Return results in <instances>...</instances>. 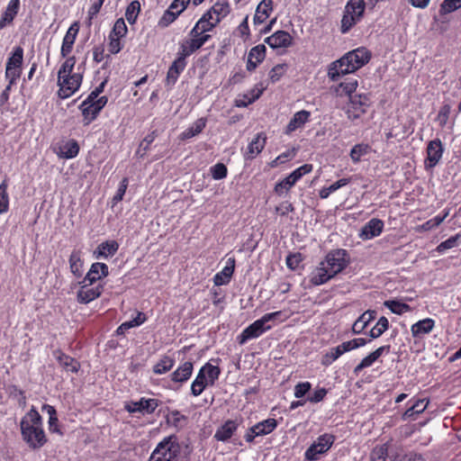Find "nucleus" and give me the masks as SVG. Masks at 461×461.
<instances>
[{"label":"nucleus","instance_id":"nucleus-49","mask_svg":"<svg viewBox=\"0 0 461 461\" xmlns=\"http://www.w3.org/2000/svg\"><path fill=\"white\" fill-rule=\"evenodd\" d=\"M390 442L375 446L370 452V461H385L388 457Z\"/></svg>","mask_w":461,"mask_h":461},{"label":"nucleus","instance_id":"nucleus-30","mask_svg":"<svg viewBox=\"0 0 461 461\" xmlns=\"http://www.w3.org/2000/svg\"><path fill=\"white\" fill-rule=\"evenodd\" d=\"M20 10V0H10L0 18V30L12 24Z\"/></svg>","mask_w":461,"mask_h":461},{"label":"nucleus","instance_id":"nucleus-53","mask_svg":"<svg viewBox=\"0 0 461 461\" xmlns=\"http://www.w3.org/2000/svg\"><path fill=\"white\" fill-rule=\"evenodd\" d=\"M357 86L358 83L357 79H348L338 86L336 92L339 95L345 94L347 95L353 96L352 94L356 91Z\"/></svg>","mask_w":461,"mask_h":461},{"label":"nucleus","instance_id":"nucleus-54","mask_svg":"<svg viewBox=\"0 0 461 461\" xmlns=\"http://www.w3.org/2000/svg\"><path fill=\"white\" fill-rule=\"evenodd\" d=\"M140 12V4L138 0L130 3L125 11V17L130 24L135 23Z\"/></svg>","mask_w":461,"mask_h":461},{"label":"nucleus","instance_id":"nucleus-1","mask_svg":"<svg viewBox=\"0 0 461 461\" xmlns=\"http://www.w3.org/2000/svg\"><path fill=\"white\" fill-rule=\"evenodd\" d=\"M350 263L348 252L344 249H332L318 264L310 275V282L313 285L326 284L341 273Z\"/></svg>","mask_w":461,"mask_h":461},{"label":"nucleus","instance_id":"nucleus-23","mask_svg":"<svg viewBox=\"0 0 461 461\" xmlns=\"http://www.w3.org/2000/svg\"><path fill=\"white\" fill-rule=\"evenodd\" d=\"M435 323V321L431 318L418 321L411 326V336L414 339L423 338L433 330Z\"/></svg>","mask_w":461,"mask_h":461},{"label":"nucleus","instance_id":"nucleus-20","mask_svg":"<svg viewBox=\"0 0 461 461\" xmlns=\"http://www.w3.org/2000/svg\"><path fill=\"white\" fill-rule=\"evenodd\" d=\"M109 275V267L105 263L95 262L93 263L85 276L82 283L93 285L99 280L106 277Z\"/></svg>","mask_w":461,"mask_h":461},{"label":"nucleus","instance_id":"nucleus-24","mask_svg":"<svg viewBox=\"0 0 461 461\" xmlns=\"http://www.w3.org/2000/svg\"><path fill=\"white\" fill-rule=\"evenodd\" d=\"M187 65L186 59L176 53V59L170 65L167 74V84L175 85L177 81L180 74L185 70Z\"/></svg>","mask_w":461,"mask_h":461},{"label":"nucleus","instance_id":"nucleus-61","mask_svg":"<svg viewBox=\"0 0 461 461\" xmlns=\"http://www.w3.org/2000/svg\"><path fill=\"white\" fill-rule=\"evenodd\" d=\"M157 137L156 131H151L140 142V149L137 151V155H139L140 158H142L146 151L149 149V146L153 143Z\"/></svg>","mask_w":461,"mask_h":461},{"label":"nucleus","instance_id":"nucleus-47","mask_svg":"<svg viewBox=\"0 0 461 461\" xmlns=\"http://www.w3.org/2000/svg\"><path fill=\"white\" fill-rule=\"evenodd\" d=\"M8 185V178L5 176L0 184V213H5L9 210Z\"/></svg>","mask_w":461,"mask_h":461},{"label":"nucleus","instance_id":"nucleus-34","mask_svg":"<svg viewBox=\"0 0 461 461\" xmlns=\"http://www.w3.org/2000/svg\"><path fill=\"white\" fill-rule=\"evenodd\" d=\"M79 150L78 142L74 139H70L59 147V151L57 154L60 158L71 159L78 155Z\"/></svg>","mask_w":461,"mask_h":461},{"label":"nucleus","instance_id":"nucleus-41","mask_svg":"<svg viewBox=\"0 0 461 461\" xmlns=\"http://www.w3.org/2000/svg\"><path fill=\"white\" fill-rule=\"evenodd\" d=\"M166 419L168 425L177 429L184 428L187 421V417L177 410L169 411Z\"/></svg>","mask_w":461,"mask_h":461},{"label":"nucleus","instance_id":"nucleus-4","mask_svg":"<svg viewBox=\"0 0 461 461\" xmlns=\"http://www.w3.org/2000/svg\"><path fill=\"white\" fill-rule=\"evenodd\" d=\"M76 62L75 56L68 57L58 71V95L61 99L73 95L82 84L83 76L80 73H73Z\"/></svg>","mask_w":461,"mask_h":461},{"label":"nucleus","instance_id":"nucleus-6","mask_svg":"<svg viewBox=\"0 0 461 461\" xmlns=\"http://www.w3.org/2000/svg\"><path fill=\"white\" fill-rule=\"evenodd\" d=\"M181 446L178 437L171 434L159 441L152 451L149 461H178Z\"/></svg>","mask_w":461,"mask_h":461},{"label":"nucleus","instance_id":"nucleus-45","mask_svg":"<svg viewBox=\"0 0 461 461\" xmlns=\"http://www.w3.org/2000/svg\"><path fill=\"white\" fill-rule=\"evenodd\" d=\"M389 329L388 319L382 316L378 319L376 324L370 330L368 336L371 339L381 337Z\"/></svg>","mask_w":461,"mask_h":461},{"label":"nucleus","instance_id":"nucleus-46","mask_svg":"<svg viewBox=\"0 0 461 461\" xmlns=\"http://www.w3.org/2000/svg\"><path fill=\"white\" fill-rule=\"evenodd\" d=\"M384 305L393 313L398 315H402L411 311V307L409 304L397 300H387L384 303Z\"/></svg>","mask_w":461,"mask_h":461},{"label":"nucleus","instance_id":"nucleus-62","mask_svg":"<svg viewBox=\"0 0 461 461\" xmlns=\"http://www.w3.org/2000/svg\"><path fill=\"white\" fill-rule=\"evenodd\" d=\"M287 68L286 64H277L272 68L269 71V79L272 83H276L281 79V77L285 75Z\"/></svg>","mask_w":461,"mask_h":461},{"label":"nucleus","instance_id":"nucleus-13","mask_svg":"<svg viewBox=\"0 0 461 461\" xmlns=\"http://www.w3.org/2000/svg\"><path fill=\"white\" fill-rule=\"evenodd\" d=\"M443 153L444 147L438 138L429 140L426 148L425 168L427 170L434 168L441 160Z\"/></svg>","mask_w":461,"mask_h":461},{"label":"nucleus","instance_id":"nucleus-52","mask_svg":"<svg viewBox=\"0 0 461 461\" xmlns=\"http://www.w3.org/2000/svg\"><path fill=\"white\" fill-rule=\"evenodd\" d=\"M450 113L451 105L449 104H443L440 106L438 113L435 118V122L438 124V126L441 129H443L447 125L449 120Z\"/></svg>","mask_w":461,"mask_h":461},{"label":"nucleus","instance_id":"nucleus-43","mask_svg":"<svg viewBox=\"0 0 461 461\" xmlns=\"http://www.w3.org/2000/svg\"><path fill=\"white\" fill-rule=\"evenodd\" d=\"M200 371L207 377L210 386H212L215 384L221 375V368L218 366H213L210 363L203 365L200 368Z\"/></svg>","mask_w":461,"mask_h":461},{"label":"nucleus","instance_id":"nucleus-37","mask_svg":"<svg viewBox=\"0 0 461 461\" xmlns=\"http://www.w3.org/2000/svg\"><path fill=\"white\" fill-rule=\"evenodd\" d=\"M200 49L201 45L196 39L185 38L179 42L177 54L187 59Z\"/></svg>","mask_w":461,"mask_h":461},{"label":"nucleus","instance_id":"nucleus-29","mask_svg":"<svg viewBox=\"0 0 461 461\" xmlns=\"http://www.w3.org/2000/svg\"><path fill=\"white\" fill-rule=\"evenodd\" d=\"M377 312L375 310H367L363 312L353 323L352 333L355 335L364 333L369 323L376 318Z\"/></svg>","mask_w":461,"mask_h":461},{"label":"nucleus","instance_id":"nucleus-51","mask_svg":"<svg viewBox=\"0 0 461 461\" xmlns=\"http://www.w3.org/2000/svg\"><path fill=\"white\" fill-rule=\"evenodd\" d=\"M211 8L215 14L214 20L216 23H220L230 14V7L228 2H217Z\"/></svg>","mask_w":461,"mask_h":461},{"label":"nucleus","instance_id":"nucleus-18","mask_svg":"<svg viewBox=\"0 0 461 461\" xmlns=\"http://www.w3.org/2000/svg\"><path fill=\"white\" fill-rule=\"evenodd\" d=\"M265 42L272 49L289 48L293 45V37L288 32L279 30L267 37Z\"/></svg>","mask_w":461,"mask_h":461},{"label":"nucleus","instance_id":"nucleus-8","mask_svg":"<svg viewBox=\"0 0 461 461\" xmlns=\"http://www.w3.org/2000/svg\"><path fill=\"white\" fill-rule=\"evenodd\" d=\"M23 49L21 46L14 48L11 56L7 59L5 77L10 85H15L22 75L23 63Z\"/></svg>","mask_w":461,"mask_h":461},{"label":"nucleus","instance_id":"nucleus-44","mask_svg":"<svg viewBox=\"0 0 461 461\" xmlns=\"http://www.w3.org/2000/svg\"><path fill=\"white\" fill-rule=\"evenodd\" d=\"M205 126H206V119L200 118V119L196 120L191 127H189L188 129H186L185 131H184L181 133V138L183 140L193 138L195 135L201 133L203 131V130L205 128Z\"/></svg>","mask_w":461,"mask_h":461},{"label":"nucleus","instance_id":"nucleus-31","mask_svg":"<svg viewBox=\"0 0 461 461\" xmlns=\"http://www.w3.org/2000/svg\"><path fill=\"white\" fill-rule=\"evenodd\" d=\"M273 11V0H262L256 8L253 17L255 25L262 24L270 16Z\"/></svg>","mask_w":461,"mask_h":461},{"label":"nucleus","instance_id":"nucleus-35","mask_svg":"<svg viewBox=\"0 0 461 461\" xmlns=\"http://www.w3.org/2000/svg\"><path fill=\"white\" fill-rule=\"evenodd\" d=\"M119 244L115 240H106L99 244L95 251L97 258L113 257L118 250Z\"/></svg>","mask_w":461,"mask_h":461},{"label":"nucleus","instance_id":"nucleus-2","mask_svg":"<svg viewBox=\"0 0 461 461\" xmlns=\"http://www.w3.org/2000/svg\"><path fill=\"white\" fill-rule=\"evenodd\" d=\"M371 53L366 48H357L348 51L340 59L331 62L328 67V77L338 81L341 77L354 73L369 62Z\"/></svg>","mask_w":461,"mask_h":461},{"label":"nucleus","instance_id":"nucleus-59","mask_svg":"<svg viewBox=\"0 0 461 461\" xmlns=\"http://www.w3.org/2000/svg\"><path fill=\"white\" fill-rule=\"evenodd\" d=\"M393 461H424L422 456L419 453L411 451L404 455L393 454L391 456Z\"/></svg>","mask_w":461,"mask_h":461},{"label":"nucleus","instance_id":"nucleus-57","mask_svg":"<svg viewBox=\"0 0 461 461\" xmlns=\"http://www.w3.org/2000/svg\"><path fill=\"white\" fill-rule=\"evenodd\" d=\"M461 238V233H457L455 236H452L446 240L445 241H442L440 244L438 245L436 248V250L438 253H443L447 249H453L457 246V241Z\"/></svg>","mask_w":461,"mask_h":461},{"label":"nucleus","instance_id":"nucleus-15","mask_svg":"<svg viewBox=\"0 0 461 461\" xmlns=\"http://www.w3.org/2000/svg\"><path fill=\"white\" fill-rule=\"evenodd\" d=\"M83 285L77 293V301L81 304H87L94 300L99 298L104 292V285H97L90 287L91 285L82 283Z\"/></svg>","mask_w":461,"mask_h":461},{"label":"nucleus","instance_id":"nucleus-10","mask_svg":"<svg viewBox=\"0 0 461 461\" xmlns=\"http://www.w3.org/2000/svg\"><path fill=\"white\" fill-rule=\"evenodd\" d=\"M335 441V436L324 433L317 438L305 451V459L309 461H316L320 458V455L325 454L332 447Z\"/></svg>","mask_w":461,"mask_h":461},{"label":"nucleus","instance_id":"nucleus-11","mask_svg":"<svg viewBox=\"0 0 461 461\" xmlns=\"http://www.w3.org/2000/svg\"><path fill=\"white\" fill-rule=\"evenodd\" d=\"M312 169L313 167L312 164H304L297 167L289 176L276 185L275 192L281 195L285 192L289 191L297 181H299L304 175L311 173Z\"/></svg>","mask_w":461,"mask_h":461},{"label":"nucleus","instance_id":"nucleus-9","mask_svg":"<svg viewBox=\"0 0 461 461\" xmlns=\"http://www.w3.org/2000/svg\"><path fill=\"white\" fill-rule=\"evenodd\" d=\"M107 102L108 97L105 95L94 100H88V98H86L78 106L82 113L83 124L87 126L92 123L98 117Z\"/></svg>","mask_w":461,"mask_h":461},{"label":"nucleus","instance_id":"nucleus-60","mask_svg":"<svg viewBox=\"0 0 461 461\" xmlns=\"http://www.w3.org/2000/svg\"><path fill=\"white\" fill-rule=\"evenodd\" d=\"M178 11H176V13H173V11L167 9L160 19L158 20V26L161 28H166L169 26L172 23H174L178 15Z\"/></svg>","mask_w":461,"mask_h":461},{"label":"nucleus","instance_id":"nucleus-42","mask_svg":"<svg viewBox=\"0 0 461 461\" xmlns=\"http://www.w3.org/2000/svg\"><path fill=\"white\" fill-rule=\"evenodd\" d=\"M276 420L273 418H268L255 424V429H257V431H254V433L259 434V436H265L274 431L276 429Z\"/></svg>","mask_w":461,"mask_h":461},{"label":"nucleus","instance_id":"nucleus-55","mask_svg":"<svg viewBox=\"0 0 461 461\" xmlns=\"http://www.w3.org/2000/svg\"><path fill=\"white\" fill-rule=\"evenodd\" d=\"M105 0H90V6L87 10V24L90 26L92 21L98 15Z\"/></svg>","mask_w":461,"mask_h":461},{"label":"nucleus","instance_id":"nucleus-28","mask_svg":"<svg viewBox=\"0 0 461 461\" xmlns=\"http://www.w3.org/2000/svg\"><path fill=\"white\" fill-rule=\"evenodd\" d=\"M311 113L306 110L296 112L288 124L285 127V133L289 135L295 131L297 129L302 128L306 122L310 121Z\"/></svg>","mask_w":461,"mask_h":461},{"label":"nucleus","instance_id":"nucleus-27","mask_svg":"<svg viewBox=\"0 0 461 461\" xmlns=\"http://www.w3.org/2000/svg\"><path fill=\"white\" fill-rule=\"evenodd\" d=\"M264 90L265 87L261 83L257 84L252 89H250L247 93L239 95V98L236 100V106L247 107L248 105L253 104L261 96Z\"/></svg>","mask_w":461,"mask_h":461},{"label":"nucleus","instance_id":"nucleus-56","mask_svg":"<svg viewBox=\"0 0 461 461\" xmlns=\"http://www.w3.org/2000/svg\"><path fill=\"white\" fill-rule=\"evenodd\" d=\"M128 32L127 25L124 22L123 18H119L115 21L112 31L110 32L109 35H112L113 37H119V38H124Z\"/></svg>","mask_w":461,"mask_h":461},{"label":"nucleus","instance_id":"nucleus-21","mask_svg":"<svg viewBox=\"0 0 461 461\" xmlns=\"http://www.w3.org/2000/svg\"><path fill=\"white\" fill-rule=\"evenodd\" d=\"M53 355L56 357L59 366L66 371L72 374H77L80 370L81 365L78 360L75 357L67 355L61 349H56L53 351Z\"/></svg>","mask_w":461,"mask_h":461},{"label":"nucleus","instance_id":"nucleus-63","mask_svg":"<svg viewBox=\"0 0 461 461\" xmlns=\"http://www.w3.org/2000/svg\"><path fill=\"white\" fill-rule=\"evenodd\" d=\"M461 7V0H444L440 5V14H446Z\"/></svg>","mask_w":461,"mask_h":461},{"label":"nucleus","instance_id":"nucleus-58","mask_svg":"<svg viewBox=\"0 0 461 461\" xmlns=\"http://www.w3.org/2000/svg\"><path fill=\"white\" fill-rule=\"evenodd\" d=\"M210 172L214 180H221L227 176L228 168L223 163H217L211 167Z\"/></svg>","mask_w":461,"mask_h":461},{"label":"nucleus","instance_id":"nucleus-7","mask_svg":"<svg viewBox=\"0 0 461 461\" xmlns=\"http://www.w3.org/2000/svg\"><path fill=\"white\" fill-rule=\"evenodd\" d=\"M364 11V0H350L348 2L341 19V32H348L360 20Z\"/></svg>","mask_w":461,"mask_h":461},{"label":"nucleus","instance_id":"nucleus-3","mask_svg":"<svg viewBox=\"0 0 461 461\" xmlns=\"http://www.w3.org/2000/svg\"><path fill=\"white\" fill-rule=\"evenodd\" d=\"M20 427L23 439L31 448L39 449L46 444L42 418L34 407L22 418Z\"/></svg>","mask_w":461,"mask_h":461},{"label":"nucleus","instance_id":"nucleus-50","mask_svg":"<svg viewBox=\"0 0 461 461\" xmlns=\"http://www.w3.org/2000/svg\"><path fill=\"white\" fill-rule=\"evenodd\" d=\"M350 183V178H340L332 185H330L328 187H322L320 192L319 195L321 199H326L330 196V194L338 189L348 185Z\"/></svg>","mask_w":461,"mask_h":461},{"label":"nucleus","instance_id":"nucleus-25","mask_svg":"<svg viewBox=\"0 0 461 461\" xmlns=\"http://www.w3.org/2000/svg\"><path fill=\"white\" fill-rule=\"evenodd\" d=\"M267 136L265 132H258L255 138L249 143L245 153L246 159L255 158L265 148Z\"/></svg>","mask_w":461,"mask_h":461},{"label":"nucleus","instance_id":"nucleus-40","mask_svg":"<svg viewBox=\"0 0 461 461\" xmlns=\"http://www.w3.org/2000/svg\"><path fill=\"white\" fill-rule=\"evenodd\" d=\"M210 385L207 377L200 370L191 384V394L193 396H199Z\"/></svg>","mask_w":461,"mask_h":461},{"label":"nucleus","instance_id":"nucleus-26","mask_svg":"<svg viewBox=\"0 0 461 461\" xmlns=\"http://www.w3.org/2000/svg\"><path fill=\"white\" fill-rule=\"evenodd\" d=\"M193 371L194 364L191 361H185L171 373L170 379L174 383L182 384L190 379Z\"/></svg>","mask_w":461,"mask_h":461},{"label":"nucleus","instance_id":"nucleus-36","mask_svg":"<svg viewBox=\"0 0 461 461\" xmlns=\"http://www.w3.org/2000/svg\"><path fill=\"white\" fill-rule=\"evenodd\" d=\"M71 273L76 277H81L83 275L82 251L80 249H73L68 259Z\"/></svg>","mask_w":461,"mask_h":461},{"label":"nucleus","instance_id":"nucleus-64","mask_svg":"<svg viewBox=\"0 0 461 461\" xmlns=\"http://www.w3.org/2000/svg\"><path fill=\"white\" fill-rule=\"evenodd\" d=\"M128 185H129L128 177H123L119 184L116 194L113 197V204H116L117 203L121 202L123 199V196L126 193Z\"/></svg>","mask_w":461,"mask_h":461},{"label":"nucleus","instance_id":"nucleus-19","mask_svg":"<svg viewBox=\"0 0 461 461\" xmlns=\"http://www.w3.org/2000/svg\"><path fill=\"white\" fill-rule=\"evenodd\" d=\"M267 48L264 44H258L250 49L248 53L246 69L253 72L266 59Z\"/></svg>","mask_w":461,"mask_h":461},{"label":"nucleus","instance_id":"nucleus-48","mask_svg":"<svg viewBox=\"0 0 461 461\" xmlns=\"http://www.w3.org/2000/svg\"><path fill=\"white\" fill-rule=\"evenodd\" d=\"M371 147L367 143H358L353 146L349 157L354 163H358L361 158L369 153Z\"/></svg>","mask_w":461,"mask_h":461},{"label":"nucleus","instance_id":"nucleus-22","mask_svg":"<svg viewBox=\"0 0 461 461\" xmlns=\"http://www.w3.org/2000/svg\"><path fill=\"white\" fill-rule=\"evenodd\" d=\"M240 422L237 420H227L215 431L213 438L217 441L226 442L238 430Z\"/></svg>","mask_w":461,"mask_h":461},{"label":"nucleus","instance_id":"nucleus-17","mask_svg":"<svg viewBox=\"0 0 461 461\" xmlns=\"http://www.w3.org/2000/svg\"><path fill=\"white\" fill-rule=\"evenodd\" d=\"M79 32V24L77 22L72 23L68 29L61 44L60 55L66 59L70 57L73 50L74 43Z\"/></svg>","mask_w":461,"mask_h":461},{"label":"nucleus","instance_id":"nucleus-12","mask_svg":"<svg viewBox=\"0 0 461 461\" xmlns=\"http://www.w3.org/2000/svg\"><path fill=\"white\" fill-rule=\"evenodd\" d=\"M370 106V98L366 94L354 95L350 96L347 107V115L349 120H357L367 112Z\"/></svg>","mask_w":461,"mask_h":461},{"label":"nucleus","instance_id":"nucleus-5","mask_svg":"<svg viewBox=\"0 0 461 461\" xmlns=\"http://www.w3.org/2000/svg\"><path fill=\"white\" fill-rule=\"evenodd\" d=\"M288 316L282 311L264 314L260 319L255 321L237 337L239 344L243 345L247 341L259 338L265 332L270 330L276 322L285 321Z\"/></svg>","mask_w":461,"mask_h":461},{"label":"nucleus","instance_id":"nucleus-38","mask_svg":"<svg viewBox=\"0 0 461 461\" xmlns=\"http://www.w3.org/2000/svg\"><path fill=\"white\" fill-rule=\"evenodd\" d=\"M175 358L168 356L163 355L159 360L153 366L152 371L155 375H163L170 371L175 366Z\"/></svg>","mask_w":461,"mask_h":461},{"label":"nucleus","instance_id":"nucleus-39","mask_svg":"<svg viewBox=\"0 0 461 461\" xmlns=\"http://www.w3.org/2000/svg\"><path fill=\"white\" fill-rule=\"evenodd\" d=\"M346 353L345 348H343V344H339L337 347H333L330 348L321 357V365L324 366H329L332 363H334L339 357H340L343 354Z\"/></svg>","mask_w":461,"mask_h":461},{"label":"nucleus","instance_id":"nucleus-14","mask_svg":"<svg viewBox=\"0 0 461 461\" xmlns=\"http://www.w3.org/2000/svg\"><path fill=\"white\" fill-rule=\"evenodd\" d=\"M159 405V401L154 398L141 397L140 401H131L127 402L124 409L130 412H141L143 414H152Z\"/></svg>","mask_w":461,"mask_h":461},{"label":"nucleus","instance_id":"nucleus-33","mask_svg":"<svg viewBox=\"0 0 461 461\" xmlns=\"http://www.w3.org/2000/svg\"><path fill=\"white\" fill-rule=\"evenodd\" d=\"M425 399H417L413 403L402 413V420H415L418 415L425 411L428 407L429 400L424 403Z\"/></svg>","mask_w":461,"mask_h":461},{"label":"nucleus","instance_id":"nucleus-32","mask_svg":"<svg viewBox=\"0 0 461 461\" xmlns=\"http://www.w3.org/2000/svg\"><path fill=\"white\" fill-rule=\"evenodd\" d=\"M235 269V259L229 258L226 266L221 271L218 272L213 277V283L215 285H223L230 283L231 276Z\"/></svg>","mask_w":461,"mask_h":461},{"label":"nucleus","instance_id":"nucleus-16","mask_svg":"<svg viewBox=\"0 0 461 461\" xmlns=\"http://www.w3.org/2000/svg\"><path fill=\"white\" fill-rule=\"evenodd\" d=\"M384 222L378 218H372L360 230L359 238L363 240H372L381 235Z\"/></svg>","mask_w":461,"mask_h":461}]
</instances>
